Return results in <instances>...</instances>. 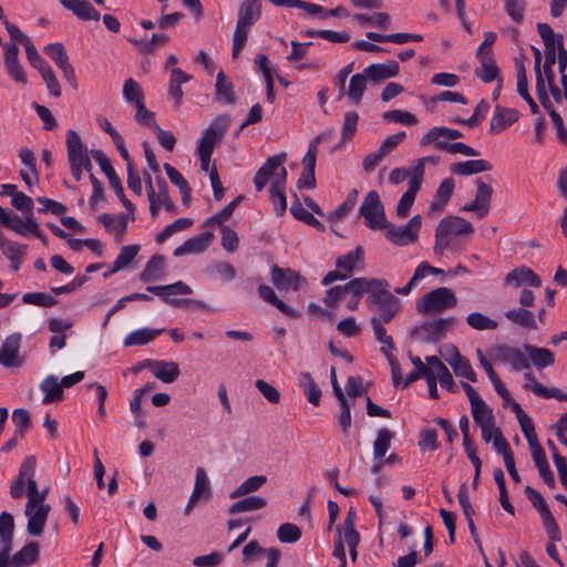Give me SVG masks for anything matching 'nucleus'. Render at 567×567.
I'll list each match as a JSON object with an SVG mask.
<instances>
[{"instance_id":"nucleus-1","label":"nucleus","mask_w":567,"mask_h":567,"mask_svg":"<svg viewBox=\"0 0 567 567\" xmlns=\"http://www.w3.org/2000/svg\"><path fill=\"white\" fill-rule=\"evenodd\" d=\"M473 233V225L463 217H445L440 220L435 229L433 250L439 256H442L445 250L460 251L463 248L461 236H471Z\"/></svg>"},{"instance_id":"nucleus-2","label":"nucleus","mask_w":567,"mask_h":567,"mask_svg":"<svg viewBox=\"0 0 567 567\" xmlns=\"http://www.w3.org/2000/svg\"><path fill=\"white\" fill-rule=\"evenodd\" d=\"M370 310H378L377 319L391 322L401 310V301L390 291V284L385 279H375L370 296L367 298Z\"/></svg>"},{"instance_id":"nucleus-3","label":"nucleus","mask_w":567,"mask_h":567,"mask_svg":"<svg viewBox=\"0 0 567 567\" xmlns=\"http://www.w3.org/2000/svg\"><path fill=\"white\" fill-rule=\"evenodd\" d=\"M260 0H247L239 6L236 29L233 35L234 58H237L244 49L249 29L260 19Z\"/></svg>"},{"instance_id":"nucleus-4","label":"nucleus","mask_w":567,"mask_h":567,"mask_svg":"<svg viewBox=\"0 0 567 567\" xmlns=\"http://www.w3.org/2000/svg\"><path fill=\"white\" fill-rule=\"evenodd\" d=\"M457 298L452 289L446 287L435 288L423 295L416 301V310L420 313H439L455 307Z\"/></svg>"},{"instance_id":"nucleus-5","label":"nucleus","mask_w":567,"mask_h":567,"mask_svg":"<svg viewBox=\"0 0 567 567\" xmlns=\"http://www.w3.org/2000/svg\"><path fill=\"white\" fill-rule=\"evenodd\" d=\"M359 214L364 218L365 224L371 229H383L388 226L384 206L375 190H370L360 208Z\"/></svg>"},{"instance_id":"nucleus-6","label":"nucleus","mask_w":567,"mask_h":567,"mask_svg":"<svg viewBox=\"0 0 567 567\" xmlns=\"http://www.w3.org/2000/svg\"><path fill=\"white\" fill-rule=\"evenodd\" d=\"M420 228L421 216L415 215L403 226H394L388 221V226L384 229L389 241L396 246H405L413 244L417 239Z\"/></svg>"},{"instance_id":"nucleus-7","label":"nucleus","mask_w":567,"mask_h":567,"mask_svg":"<svg viewBox=\"0 0 567 567\" xmlns=\"http://www.w3.org/2000/svg\"><path fill=\"white\" fill-rule=\"evenodd\" d=\"M91 154H92L93 158L100 165L101 171L107 177L110 185L114 189L118 199L122 202L123 206L126 208V210L130 214H133L135 207L132 204V202L126 198L121 179L117 176V174L115 173L113 166L111 165V163H110L109 158L106 157V155L104 154V152L101 150H92Z\"/></svg>"},{"instance_id":"nucleus-8","label":"nucleus","mask_w":567,"mask_h":567,"mask_svg":"<svg viewBox=\"0 0 567 567\" xmlns=\"http://www.w3.org/2000/svg\"><path fill=\"white\" fill-rule=\"evenodd\" d=\"M231 124V118L227 114L215 117L209 126L203 132L198 141V147L214 152L216 145L220 144Z\"/></svg>"},{"instance_id":"nucleus-9","label":"nucleus","mask_w":567,"mask_h":567,"mask_svg":"<svg viewBox=\"0 0 567 567\" xmlns=\"http://www.w3.org/2000/svg\"><path fill=\"white\" fill-rule=\"evenodd\" d=\"M51 512L50 505H41L27 501L24 515L28 519L27 532L31 536H41L44 532V527Z\"/></svg>"},{"instance_id":"nucleus-10","label":"nucleus","mask_w":567,"mask_h":567,"mask_svg":"<svg viewBox=\"0 0 567 567\" xmlns=\"http://www.w3.org/2000/svg\"><path fill=\"white\" fill-rule=\"evenodd\" d=\"M37 458L33 455L27 456L20 465L18 477L10 486V496L20 499L24 495V487H30V482L35 481Z\"/></svg>"},{"instance_id":"nucleus-11","label":"nucleus","mask_w":567,"mask_h":567,"mask_svg":"<svg viewBox=\"0 0 567 567\" xmlns=\"http://www.w3.org/2000/svg\"><path fill=\"white\" fill-rule=\"evenodd\" d=\"M492 357L495 361L509 364L516 371L528 369L530 365L528 357L520 349L506 344L494 347Z\"/></svg>"},{"instance_id":"nucleus-12","label":"nucleus","mask_w":567,"mask_h":567,"mask_svg":"<svg viewBox=\"0 0 567 567\" xmlns=\"http://www.w3.org/2000/svg\"><path fill=\"white\" fill-rule=\"evenodd\" d=\"M142 368H150L153 375L164 383H173L181 374L179 365L174 361L147 359L135 369V372Z\"/></svg>"},{"instance_id":"nucleus-13","label":"nucleus","mask_w":567,"mask_h":567,"mask_svg":"<svg viewBox=\"0 0 567 567\" xmlns=\"http://www.w3.org/2000/svg\"><path fill=\"white\" fill-rule=\"evenodd\" d=\"M286 153H280L275 156H271L257 171L254 178V184L257 192H261L269 179H276V175H278V173H281V169L285 168L284 162L286 161Z\"/></svg>"},{"instance_id":"nucleus-14","label":"nucleus","mask_w":567,"mask_h":567,"mask_svg":"<svg viewBox=\"0 0 567 567\" xmlns=\"http://www.w3.org/2000/svg\"><path fill=\"white\" fill-rule=\"evenodd\" d=\"M476 184L477 190L474 200L461 207L460 210L472 212L475 213L478 218H483L489 212L493 188L491 185L485 184L481 179H476Z\"/></svg>"},{"instance_id":"nucleus-15","label":"nucleus","mask_w":567,"mask_h":567,"mask_svg":"<svg viewBox=\"0 0 567 567\" xmlns=\"http://www.w3.org/2000/svg\"><path fill=\"white\" fill-rule=\"evenodd\" d=\"M21 346V334L12 333L8 336L0 350V364L4 368H19L22 365V360L19 357Z\"/></svg>"},{"instance_id":"nucleus-16","label":"nucleus","mask_w":567,"mask_h":567,"mask_svg":"<svg viewBox=\"0 0 567 567\" xmlns=\"http://www.w3.org/2000/svg\"><path fill=\"white\" fill-rule=\"evenodd\" d=\"M4 48V68L10 78L16 82L25 84L27 75L19 62V48L13 42L3 44Z\"/></svg>"},{"instance_id":"nucleus-17","label":"nucleus","mask_w":567,"mask_h":567,"mask_svg":"<svg viewBox=\"0 0 567 567\" xmlns=\"http://www.w3.org/2000/svg\"><path fill=\"white\" fill-rule=\"evenodd\" d=\"M453 323L452 318H440L430 322L423 323L416 329L420 338L427 343L436 342L444 338L449 327Z\"/></svg>"},{"instance_id":"nucleus-18","label":"nucleus","mask_w":567,"mask_h":567,"mask_svg":"<svg viewBox=\"0 0 567 567\" xmlns=\"http://www.w3.org/2000/svg\"><path fill=\"white\" fill-rule=\"evenodd\" d=\"M300 280V275L290 268H280L276 265L271 268V281L280 291L290 289L297 291Z\"/></svg>"},{"instance_id":"nucleus-19","label":"nucleus","mask_w":567,"mask_h":567,"mask_svg":"<svg viewBox=\"0 0 567 567\" xmlns=\"http://www.w3.org/2000/svg\"><path fill=\"white\" fill-rule=\"evenodd\" d=\"M286 183H287V169L282 168L281 173L276 175V179L271 181L270 196L274 205V210L277 216H282L287 209V197H286Z\"/></svg>"},{"instance_id":"nucleus-20","label":"nucleus","mask_w":567,"mask_h":567,"mask_svg":"<svg viewBox=\"0 0 567 567\" xmlns=\"http://www.w3.org/2000/svg\"><path fill=\"white\" fill-rule=\"evenodd\" d=\"M519 113L514 109L497 105L489 123V134L497 135L518 121Z\"/></svg>"},{"instance_id":"nucleus-21","label":"nucleus","mask_w":567,"mask_h":567,"mask_svg":"<svg viewBox=\"0 0 567 567\" xmlns=\"http://www.w3.org/2000/svg\"><path fill=\"white\" fill-rule=\"evenodd\" d=\"M146 290L156 295L165 303L172 307L177 303L176 298H172V295H189L193 292L192 288L183 281H176L164 286H147Z\"/></svg>"},{"instance_id":"nucleus-22","label":"nucleus","mask_w":567,"mask_h":567,"mask_svg":"<svg viewBox=\"0 0 567 567\" xmlns=\"http://www.w3.org/2000/svg\"><path fill=\"white\" fill-rule=\"evenodd\" d=\"M61 6L70 10L76 18L83 21H99L100 12L87 0H59Z\"/></svg>"},{"instance_id":"nucleus-23","label":"nucleus","mask_w":567,"mask_h":567,"mask_svg":"<svg viewBox=\"0 0 567 567\" xmlns=\"http://www.w3.org/2000/svg\"><path fill=\"white\" fill-rule=\"evenodd\" d=\"M400 65L394 60H388L384 63L370 64L364 69V73L372 82H381L399 74Z\"/></svg>"},{"instance_id":"nucleus-24","label":"nucleus","mask_w":567,"mask_h":567,"mask_svg":"<svg viewBox=\"0 0 567 567\" xmlns=\"http://www.w3.org/2000/svg\"><path fill=\"white\" fill-rule=\"evenodd\" d=\"M505 285H512L515 287H520L523 285H527L530 287H540L542 279L540 277L534 272L530 268L527 267H518L509 271L505 277Z\"/></svg>"},{"instance_id":"nucleus-25","label":"nucleus","mask_w":567,"mask_h":567,"mask_svg":"<svg viewBox=\"0 0 567 567\" xmlns=\"http://www.w3.org/2000/svg\"><path fill=\"white\" fill-rule=\"evenodd\" d=\"M213 238L214 236L209 231L192 237L174 250V256L179 257L187 254L203 252L208 247Z\"/></svg>"},{"instance_id":"nucleus-26","label":"nucleus","mask_w":567,"mask_h":567,"mask_svg":"<svg viewBox=\"0 0 567 567\" xmlns=\"http://www.w3.org/2000/svg\"><path fill=\"white\" fill-rule=\"evenodd\" d=\"M443 274H444L443 269L433 267V266H431L426 261H422L416 267L413 276L410 278L408 284L404 287L396 288L395 289V293L402 295V296H408L412 291V289L415 288L419 285V282L422 279H424L426 276H429V275H443Z\"/></svg>"},{"instance_id":"nucleus-27","label":"nucleus","mask_w":567,"mask_h":567,"mask_svg":"<svg viewBox=\"0 0 567 567\" xmlns=\"http://www.w3.org/2000/svg\"><path fill=\"white\" fill-rule=\"evenodd\" d=\"M1 239L2 241H0V249L2 250L3 255L11 261V268L14 271L19 270L28 246L9 240L2 233Z\"/></svg>"},{"instance_id":"nucleus-28","label":"nucleus","mask_w":567,"mask_h":567,"mask_svg":"<svg viewBox=\"0 0 567 567\" xmlns=\"http://www.w3.org/2000/svg\"><path fill=\"white\" fill-rule=\"evenodd\" d=\"M66 150H68V159L70 164L79 165L84 157H89L86 147L81 141L79 134L69 130L66 133Z\"/></svg>"},{"instance_id":"nucleus-29","label":"nucleus","mask_w":567,"mask_h":567,"mask_svg":"<svg viewBox=\"0 0 567 567\" xmlns=\"http://www.w3.org/2000/svg\"><path fill=\"white\" fill-rule=\"evenodd\" d=\"M515 69L517 78V93L528 103L533 114L539 113L538 105L528 93V80L524 62L522 60L515 59Z\"/></svg>"},{"instance_id":"nucleus-30","label":"nucleus","mask_w":567,"mask_h":567,"mask_svg":"<svg viewBox=\"0 0 567 567\" xmlns=\"http://www.w3.org/2000/svg\"><path fill=\"white\" fill-rule=\"evenodd\" d=\"M165 277V257L162 255H154L146 262L145 268L140 275L143 282H151L162 280Z\"/></svg>"},{"instance_id":"nucleus-31","label":"nucleus","mask_w":567,"mask_h":567,"mask_svg":"<svg viewBox=\"0 0 567 567\" xmlns=\"http://www.w3.org/2000/svg\"><path fill=\"white\" fill-rule=\"evenodd\" d=\"M39 555L40 548L38 543L30 542L12 556L10 564L12 567H28L38 561Z\"/></svg>"},{"instance_id":"nucleus-32","label":"nucleus","mask_w":567,"mask_h":567,"mask_svg":"<svg viewBox=\"0 0 567 567\" xmlns=\"http://www.w3.org/2000/svg\"><path fill=\"white\" fill-rule=\"evenodd\" d=\"M450 171L456 175L470 176L482 172H489L492 171V165L486 159H467L451 165Z\"/></svg>"},{"instance_id":"nucleus-33","label":"nucleus","mask_w":567,"mask_h":567,"mask_svg":"<svg viewBox=\"0 0 567 567\" xmlns=\"http://www.w3.org/2000/svg\"><path fill=\"white\" fill-rule=\"evenodd\" d=\"M192 75L185 73L179 68H174L171 71L168 95L174 100L175 106L178 109L183 100L182 84L188 82Z\"/></svg>"},{"instance_id":"nucleus-34","label":"nucleus","mask_w":567,"mask_h":567,"mask_svg":"<svg viewBox=\"0 0 567 567\" xmlns=\"http://www.w3.org/2000/svg\"><path fill=\"white\" fill-rule=\"evenodd\" d=\"M258 293H259V297L264 301L276 307L278 310H280L286 316H288L290 318H298L300 316L299 311L287 306L282 300H280L271 287H269L267 285H260L258 287Z\"/></svg>"},{"instance_id":"nucleus-35","label":"nucleus","mask_w":567,"mask_h":567,"mask_svg":"<svg viewBox=\"0 0 567 567\" xmlns=\"http://www.w3.org/2000/svg\"><path fill=\"white\" fill-rule=\"evenodd\" d=\"M476 59L481 64V68L475 71L477 78H480L484 83H491L496 80L502 82L499 68L496 65L494 56L485 54L482 58Z\"/></svg>"},{"instance_id":"nucleus-36","label":"nucleus","mask_w":567,"mask_h":567,"mask_svg":"<svg viewBox=\"0 0 567 567\" xmlns=\"http://www.w3.org/2000/svg\"><path fill=\"white\" fill-rule=\"evenodd\" d=\"M377 278L357 277L343 285L346 295L349 293L351 298L360 300L364 293L370 296L373 288V282Z\"/></svg>"},{"instance_id":"nucleus-37","label":"nucleus","mask_w":567,"mask_h":567,"mask_svg":"<svg viewBox=\"0 0 567 567\" xmlns=\"http://www.w3.org/2000/svg\"><path fill=\"white\" fill-rule=\"evenodd\" d=\"M477 357L480 360V363L482 368L485 370L486 374L488 375V379L494 385L495 391L503 398V400H512V396L506 389L503 381L499 379V377L496 374L493 365L491 362L486 359L483 351L481 349H477Z\"/></svg>"},{"instance_id":"nucleus-38","label":"nucleus","mask_w":567,"mask_h":567,"mask_svg":"<svg viewBox=\"0 0 567 567\" xmlns=\"http://www.w3.org/2000/svg\"><path fill=\"white\" fill-rule=\"evenodd\" d=\"M504 317L522 328L529 330L537 329L534 313L523 307L506 310L504 312Z\"/></svg>"},{"instance_id":"nucleus-39","label":"nucleus","mask_w":567,"mask_h":567,"mask_svg":"<svg viewBox=\"0 0 567 567\" xmlns=\"http://www.w3.org/2000/svg\"><path fill=\"white\" fill-rule=\"evenodd\" d=\"M364 250L361 246H357L353 250L339 256L336 259V267L348 274V277L353 272L357 264L363 262Z\"/></svg>"},{"instance_id":"nucleus-40","label":"nucleus","mask_w":567,"mask_h":567,"mask_svg":"<svg viewBox=\"0 0 567 567\" xmlns=\"http://www.w3.org/2000/svg\"><path fill=\"white\" fill-rule=\"evenodd\" d=\"M449 363L456 375L465 378L471 382L477 381L476 373L474 372L470 361L462 357L455 347H453V357L449 360Z\"/></svg>"},{"instance_id":"nucleus-41","label":"nucleus","mask_w":567,"mask_h":567,"mask_svg":"<svg viewBox=\"0 0 567 567\" xmlns=\"http://www.w3.org/2000/svg\"><path fill=\"white\" fill-rule=\"evenodd\" d=\"M40 390L44 393L42 400L44 404L60 401L63 398L62 385L54 375L47 377L40 383Z\"/></svg>"},{"instance_id":"nucleus-42","label":"nucleus","mask_w":567,"mask_h":567,"mask_svg":"<svg viewBox=\"0 0 567 567\" xmlns=\"http://www.w3.org/2000/svg\"><path fill=\"white\" fill-rule=\"evenodd\" d=\"M524 349L528 353L529 361H532L537 369L551 365L555 361L554 353L546 348L525 344Z\"/></svg>"},{"instance_id":"nucleus-43","label":"nucleus","mask_w":567,"mask_h":567,"mask_svg":"<svg viewBox=\"0 0 567 567\" xmlns=\"http://www.w3.org/2000/svg\"><path fill=\"white\" fill-rule=\"evenodd\" d=\"M367 38L371 41L375 42H392L396 44H404L410 41H422L423 37L421 34L414 33H391V34H381L377 32H367Z\"/></svg>"},{"instance_id":"nucleus-44","label":"nucleus","mask_w":567,"mask_h":567,"mask_svg":"<svg viewBox=\"0 0 567 567\" xmlns=\"http://www.w3.org/2000/svg\"><path fill=\"white\" fill-rule=\"evenodd\" d=\"M163 329L142 328L128 333L124 339V346H144L151 342L155 337L161 334Z\"/></svg>"},{"instance_id":"nucleus-45","label":"nucleus","mask_w":567,"mask_h":567,"mask_svg":"<svg viewBox=\"0 0 567 567\" xmlns=\"http://www.w3.org/2000/svg\"><path fill=\"white\" fill-rule=\"evenodd\" d=\"M267 505V501L260 496H248L238 502H235L228 508V513L230 515H235L238 513L251 512L261 509Z\"/></svg>"},{"instance_id":"nucleus-46","label":"nucleus","mask_w":567,"mask_h":567,"mask_svg":"<svg viewBox=\"0 0 567 567\" xmlns=\"http://www.w3.org/2000/svg\"><path fill=\"white\" fill-rule=\"evenodd\" d=\"M393 433L389 429H380L377 439L373 442V457L375 461H382L393 440Z\"/></svg>"},{"instance_id":"nucleus-47","label":"nucleus","mask_w":567,"mask_h":567,"mask_svg":"<svg viewBox=\"0 0 567 567\" xmlns=\"http://www.w3.org/2000/svg\"><path fill=\"white\" fill-rule=\"evenodd\" d=\"M215 86L217 100H221L227 104H234L236 102L233 83L227 80L223 71L218 72Z\"/></svg>"},{"instance_id":"nucleus-48","label":"nucleus","mask_w":567,"mask_h":567,"mask_svg":"<svg viewBox=\"0 0 567 567\" xmlns=\"http://www.w3.org/2000/svg\"><path fill=\"white\" fill-rule=\"evenodd\" d=\"M266 482L267 477L265 475L250 476L230 493V497L238 498L256 492L261 488Z\"/></svg>"},{"instance_id":"nucleus-49","label":"nucleus","mask_w":567,"mask_h":567,"mask_svg":"<svg viewBox=\"0 0 567 567\" xmlns=\"http://www.w3.org/2000/svg\"><path fill=\"white\" fill-rule=\"evenodd\" d=\"M367 79L368 76L363 72L357 73L351 76L349 89H348V97L354 103L359 104L362 100V96L364 94L365 87H367Z\"/></svg>"},{"instance_id":"nucleus-50","label":"nucleus","mask_w":567,"mask_h":567,"mask_svg":"<svg viewBox=\"0 0 567 567\" xmlns=\"http://www.w3.org/2000/svg\"><path fill=\"white\" fill-rule=\"evenodd\" d=\"M290 213L296 219L301 220L307 225L317 228L320 231L324 230V225L319 219H317L311 213H309L306 208H303L298 199L292 203L290 207Z\"/></svg>"},{"instance_id":"nucleus-51","label":"nucleus","mask_w":567,"mask_h":567,"mask_svg":"<svg viewBox=\"0 0 567 567\" xmlns=\"http://www.w3.org/2000/svg\"><path fill=\"white\" fill-rule=\"evenodd\" d=\"M140 246L138 245H130V246H123L121 248V251L116 259L113 262V268L111 272L120 271L121 269L125 268L130 262L133 261V259L138 254Z\"/></svg>"},{"instance_id":"nucleus-52","label":"nucleus","mask_w":567,"mask_h":567,"mask_svg":"<svg viewBox=\"0 0 567 567\" xmlns=\"http://www.w3.org/2000/svg\"><path fill=\"white\" fill-rule=\"evenodd\" d=\"M467 324L475 330H495L498 323L481 312H472L466 317Z\"/></svg>"},{"instance_id":"nucleus-53","label":"nucleus","mask_w":567,"mask_h":567,"mask_svg":"<svg viewBox=\"0 0 567 567\" xmlns=\"http://www.w3.org/2000/svg\"><path fill=\"white\" fill-rule=\"evenodd\" d=\"M354 19L362 25L372 24L377 28L386 30L390 27V16L385 12H378L373 16L357 13Z\"/></svg>"},{"instance_id":"nucleus-54","label":"nucleus","mask_w":567,"mask_h":567,"mask_svg":"<svg viewBox=\"0 0 567 567\" xmlns=\"http://www.w3.org/2000/svg\"><path fill=\"white\" fill-rule=\"evenodd\" d=\"M101 220L107 229H113L117 233L118 240L126 231V228H127V216L126 215L116 216V215H111V214H103L101 216Z\"/></svg>"},{"instance_id":"nucleus-55","label":"nucleus","mask_w":567,"mask_h":567,"mask_svg":"<svg viewBox=\"0 0 567 567\" xmlns=\"http://www.w3.org/2000/svg\"><path fill=\"white\" fill-rule=\"evenodd\" d=\"M44 53L54 61L59 69H62L70 64L69 55L64 49V45L60 42L48 44L44 48Z\"/></svg>"},{"instance_id":"nucleus-56","label":"nucleus","mask_w":567,"mask_h":567,"mask_svg":"<svg viewBox=\"0 0 567 567\" xmlns=\"http://www.w3.org/2000/svg\"><path fill=\"white\" fill-rule=\"evenodd\" d=\"M471 411H472L473 420L478 426L494 423L493 411L485 403V401H482V402L471 406Z\"/></svg>"},{"instance_id":"nucleus-57","label":"nucleus","mask_w":567,"mask_h":567,"mask_svg":"<svg viewBox=\"0 0 567 567\" xmlns=\"http://www.w3.org/2000/svg\"><path fill=\"white\" fill-rule=\"evenodd\" d=\"M14 530L13 516L8 512L0 514V543L11 545Z\"/></svg>"},{"instance_id":"nucleus-58","label":"nucleus","mask_w":567,"mask_h":567,"mask_svg":"<svg viewBox=\"0 0 567 567\" xmlns=\"http://www.w3.org/2000/svg\"><path fill=\"white\" fill-rule=\"evenodd\" d=\"M123 96L127 103L135 105L144 101L143 90L141 85L133 79H128L124 82Z\"/></svg>"},{"instance_id":"nucleus-59","label":"nucleus","mask_w":567,"mask_h":567,"mask_svg":"<svg viewBox=\"0 0 567 567\" xmlns=\"http://www.w3.org/2000/svg\"><path fill=\"white\" fill-rule=\"evenodd\" d=\"M22 302L50 308L58 303V299L45 292H28L22 296Z\"/></svg>"},{"instance_id":"nucleus-60","label":"nucleus","mask_w":567,"mask_h":567,"mask_svg":"<svg viewBox=\"0 0 567 567\" xmlns=\"http://www.w3.org/2000/svg\"><path fill=\"white\" fill-rule=\"evenodd\" d=\"M414 370L408 374L403 381V388H408L411 383L417 381L421 378H426L432 371L422 362L419 357H410Z\"/></svg>"},{"instance_id":"nucleus-61","label":"nucleus","mask_w":567,"mask_h":567,"mask_svg":"<svg viewBox=\"0 0 567 567\" xmlns=\"http://www.w3.org/2000/svg\"><path fill=\"white\" fill-rule=\"evenodd\" d=\"M192 495L194 498H202L209 495V481L206 471L203 467L196 470L195 485Z\"/></svg>"},{"instance_id":"nucleus-62","label":"nucleus","mask_w":567,"mask_h":567,"mask_svg":"<svg viewBox=\"0 0 567 567\" xmlns=\"http://www.w3.org/2000/svg\"><path fill=\"white\" fill-rule=\"evenodd\" d=\"M277 537L281 543H296L301 537V529L295 524L285 523L279 526Z\"/></svg>"},{"instance_id":"nucleus-63","label":"nucleus","mask_w":567,"mask_h":567,"mask_svg":"<svg viewBox=\"0 0 567 567\" xmlns=\"http://www.w3.org/2000/svg\"><path fill=\"white\" fill-rule=\"evenodd\" d=\"M358 121H359V115L357 112L348 111L344 114V120H343L342 130H341V141L342 142L351 140L354 136V134L357 132V127H358Z\"/></svg>"},{"instance_id":"nucleus-64","label":"nucleus","mask_w":567,"mask_h":567,"mask_svg":"<svg viewBox=\"0 0 567 567\" xmlns=\"http://www.w3.org/2000/svg\"><path fill=\"white\" fill-rule=\"evenodd\" d=\"M12 422L16 425V436L23 437L25 430L31 425L29 412L25 409L13 410Z\"/></svg>"}]
</instances>
